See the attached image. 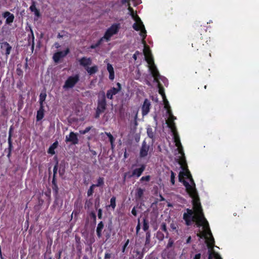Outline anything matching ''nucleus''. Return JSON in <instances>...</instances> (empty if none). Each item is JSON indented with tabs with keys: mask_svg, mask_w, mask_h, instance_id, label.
<instances>
[{
	"mask_svg": "<svg viewBox=\"0 0 259 259\" xmlns=\"http://www.w3.org/2000/svg\"><path fill=\"white\" fill-rule=\"evenodd\" d=\"M117 88H112L108 90L106 93V97L110 100L113 99V96L117 94L121 90V85L120 83H117Z\"/></svg>",
	"mask_w": 259,
	"mask_h": 259,
	"instance_id": "obj_11",
	"label": "nucleus"
},
{
	"mask_svg": "<svg viewBox=\"0 0 259 259\" xmlns=\"http://www.w3.org/2000/svg\"><path fill=\"white\" fill-rule=\"evenodd\" d=\"M175 174L172 171H171V175H170V182L172 184V185L175 184Z\"/></svg>",
	"mask_w": 259,
	"mask_h": 259,
	"instance_id": "obj_55",
	"label": "nucleus"
},
{
	"mask_svg": "<svg viewBox=\"0 0 259 259\" xmlns=\"http://www.w3.org/2000/svg\"><path fill=\"white\" fill-rule=\"evenodd\" d=\"M163 100L164 104V108L166 110H167L168 109H170V107L169 105L168 101H167L166 98L165 99H163Z\"/></svg>",
	"mask_w": 259,
	"mask_h": 259,
	"instance_id": "obj_56",
	"label": "nucleus"
},
{
	"mask_svg": "<svg viewBox=\"0 0 259 259\" xmlns=\"http://www.w3.org/2000/svg\"><path fill=\"white\" fill-rule=\"evenodd\" d=\"M107 108V102L106 100V96L103 92L102 96L99 95L98 99L97 101V107L96 109V113L95 114V118H98L100 115L104 113Z\"/></svg>",
	"mask_w": 259,
	"mask_h": 259,
	"instance_id": "obj_4",
	"label": "nucleus"
},
{
	"mask_svg": "<svg viewBox=\"0 0 259 259\" xmlns=\"http://www.w3.org/2000/svg\"><path fill=\"white\" fill-rule=\"evenodd\" d=\"M95 188V186L92 184L87 191V195L88 197L92 196L94 193V190Z\"/></svg>",
	"mask_w": 259,
	"mask_h": 259,
	"instance_id": "obj_47",
	"label": "nucleus"
},
{
	"mask_svg": "<svg viewBox=\"0 0 259 259\" xmlns=\"http://www.w3.org/2000/svg\"><path fill=\"white\" fill-rule=\"evenodd\" d=\"M8 142L9 147L8 148L7 157H8V158H10L11 156L12 151L13 150V144H12V139H11L10 138H8Z\"/></svg>",
	"mask_w": 259,
	"mask_h": 259,
	"instance_id": "obj_33",
	"label": "nucleus"
},
{
	"mask_svg": "<svg viewBox=\"0 0 259 259\" xmlns=\"http://www.w3.org/2000/svg\"><path fill=\"white\" fill-rule=\"evenodd\" d=\"M29 9L32 12H34L35 11L38 10L36 8V5H35V2H34V1L32 2V4H31V5L30 6V7L29 8Z\"/></svg>",
	"mask_w": 259,
	"mask_h": 259,
	"instance_id": "obj_49",
	"label": "nucleus"
},
{
	"mask_svg": "<svg viewBox=\"0 0 259 259\" xmlns=\"http://www.w3.org/2000/svg\"><path fill=\"white\" fill-rule=\"evenodd\" d=\"M146 165L145 164H141L139 168H137L134 169L133 171L132 175L129 177V178L131 177H140L143 171L145 170Z\"/></svg>",
	"mask_w": 259,
	"mask_h": 259,
	"instance_id": "obj_16",
	"label": "nucleus"
},
{
	"mask_svg": "<svg viewBox=\"0 0 259 259\" xmlns=\"http://www.w3.org/2000/svg\"><path fill=\"white\" fill-rule=\"evenodd\" d=\"M104 227V224L102 221L99 223L96 229L97 235L99 238H101L102 235V231Z\"/></svg>",
	"mask_w": 259,
	"mask_h": 259,
	"instance_id": "obj_25",
	"label": "nucleus"
},
{
	"mask_svg": "<svg viewBox=\"0 0 259 259\" xmlns=\"http://www.w3.org/2000/svg\"><path fill=\"white\" fill-rule=\"evenodd\" d=\"M79 80V75L76 74L73 76H69L66 80L63 86L64 89H68L73 88Z\"/></svg>",
	"mask_w": 259,
	"mask_h": 259,
	"instance_id": "obj_6",
	"label": "nucleus"
},
{
	"mask_svg": "<svg viewBox=\"0 0 259 259\" xmlns=\"http://www.w3.org/2000/svg\"><path fill=\"white\" fill-rule=\"evenodd\" d=\"M0 48L2 54L5 55L7 58L12 50V46L8 42L4 41L0 43Z\"/></svg>",
	"mask_w": 259,
	"mask_h": 259,
	"instance_id": "obj_9",
	"label": "nucleus"
},
{
	"mask_svg": "<svg viewBox=\"0 0 259 259\" xmlns=\"http://www.w3.org/2000/svg\"><path fill=\"white\" fill-rule=\"evenodd\" d=\"M186 211L183 214V219L185 221L186 224L187 226H190L193 222H196L198 226H202L203 231L197 235L199 239H203L204 243H215L209 225L206 227L205 223L199 222L198 215L194 212L192 209L187 208Z\"/></svg>",
	"mask_w": 259,
	"mask_h": 259,
	"instance_id": "obj_1",
	"label": "nucleus"
},
{
	"mask_svg": "<svg viewBox=\"0 0 259 259\" xmlns=\"http://www.w3.org/2000/svg\"><path fill=\"white\" fill-rule=\"evenodd\" d=\"M69 52V49L67 48L64 51H59L55 53L53 56V59L55 63H58L61 58L65 57Z\"/></svg>",
	"mask_w": 259,
	"mask_h": 259,
	"instance_id": "obj_13",
	"label": "nucleus"
},
{
	"mask_svg": "<svg viewBox=\"0 0 259 259\" xmlns=\"http://www.w3.org/2000/svg\"><path fill=\"white\" fill-rule=\"evenodd\" d=\"M140 54V53L138 51H136L135 53L133 55V58L134 60H136L137 59V56Z\"/></svg>",
	"mask_w": 259,
	"mask_h": 259,
	"instance_id": "obj_61",
	"label": "nucleus"
},
{
	"mask_svg": "<svg viewBox=\"0 0 259 259\" xmlns=\"http://www.w3.org/2000/svg\"><path fill=\"white\" fill-rule=\"evenodd\" d=\"M98 217L99 219H102V210L101 208L98 210Z\"/></svg>",
	"mask_w": 259,
	"mask_h": 259,
	"instance_id": "obj_60",
	"label": "nucleus"
},
{
	"mask_svg": "<svg viewBox=\"0 0 259 259\" xmlns=\"http://www.w3.org/2000/svg\"><path fill=\"white\" fill-rule=\"evenodd\" d=\"M150 106L151 103L150 101L147 99H145L142 106V114L143 116L146 115L149 112Z\"/></svg>",
	"mask_w": 259,
	"mask_h": 259,
	"instance_id": "obj_18",
	"label": "nucleus"
},
{
	"mask_svg": "<svg viewBox=\"0 0 259 259\" xmlns=\"http://www.w3.org/2000/svg\"><path fill=\"white\" fill-rule=\"evenodd\" d=\"M149 64L150 65L149 69L153 77H154L155 81L157 82H158L159 79H160L161 77L159 73V71H158L154 63Z\"/></svg>",
	"mask_w": 259,
	"mask_h": 259,
	"instance_id": "obj_14",
	"label": "nucleus"
},
{
	"mask_svg": "<svg viewBox=\"0 0 259 259\" xmlns=\"http://www.w3.org/2000/svg\"><path fill=\"white\" fill-rule=\"evenodd\" d=\"M113 230V227L112 223L111 221H110L108 223V224L106 225V227L103 232V235L105 236L106 241L111 237L112 234H114Z\"/></svg>",
	"mask_w": 259,
	"mask_h": 259,
	"instance_id": "obj_10",
	"label": "nucleus"
},
{
	"mask_svg": "<svg viewBox=\"0 0 259 259\" xmlns=\"http://www.w3.org/2000/svg\"><path fill=\"white\" fill-rule=\"evenodd\" d=\"M207 32V28L206 26H202L201 25L197 26V32L196 36L193 39V42L192 44V47L194 48L196 51L201 50L204 46V41L205 39L204 36Z\"/></svg>",
	"mask_w": 259,
	"mask_h": 259,
	"instance_id": "obj_3",
	"label": "nucleus"
},
{
	"mask_svg": "<svg viewBox=\"0 0 259 259\" xmlns=\"http://www.w3.org/2000/svg\"><path fill=\"white\" fill-rule=\"evenodd\" d=\"M17 74L19 76H22L23 74V72L22 70L20 68H17L16 69Z\"/></svg>",
	"mask_w": 259,
	"mask_h": 259,
	"instance_id": "obj_57",
	"label": "nucleus"
},
{
	"mask_svg": "<svg viewBox=\"0 0 259 259\" xmlns=\"http://www.w3.org/2000/svg\"><path fill=\"white\" fill-rule=\"evenodd\" d=\"M45 109L44 107H39L38 110L37 111L36 120L40 121L44 117Z\"/></svg>",
	"mask_w": 259,
	"mask_h": 259,
	"instance_id": "obj_28",
	"label": "nucleus"
},
{
	"mask_svg": "<svg viewBox=\"0 0 259 259\" xmlns=\"http://www.w3.org/2000/svg\"><path fill=\"white\" fill-rule=\"evenodd\" d=\"M93 185L95 187H102L104 185V178L103 177H99L97 179V183Z\"/></svg>",
	"mask_w": 259,
	"mask_h": 259,
	"instance_id": "obj_39",
	"label": "nucleus"
},
{
	"mask_svg": "<svg viewBox=\"0 0 259 259\" xmlns=\"http://www.w3.org/2000/svg\"><path fill=\"white\" fill-rule=\"evenodd\" d=\"M184 170L185 171H180L179 174V181L183 183L184 186L185 187L186 189H191V186L190 184L185 180L184 177L185 176L188 180L190 179L189 175H191L188 167H186Z\"/></svg>",
	"mask_w": 259,
	"mask_h": 259,
	"instance_id": "obj_7",
	"label": "nucleus"
},
{
	"mask_svg": "<svg viewBox=\"0 0 259 259\" xmlns=\"http://www.w3.org/2000/svg\"><path fill=\"white\" fill-rule=\"evenodd\" d=\"M52 187L53 191L56 194H57L58 193L59 188L57 184L56 178H53Z\"/></svg>",
	"mask_w": 259,
	"mask_h": 259,
	"instance_id": "obj_40",
	"label": "nucleus"
},
{
	"mask_svg": "<svg viewBox=\"0 0 259 259\" xmlns=\"http://www.w3.org/2000/svg\"><path fill=\"white\" fill-rule=\"evenodd\" d=\"M105 134L107 135V136L109 138L110 143L112 147L114 146V143L115 141V139L113 137V136L110 133L105 132Z\"/></svg>",
	"mask_w": 259,
	"mask_h": 259,
	"instance_id": "obj_43",
	"label": "nucleus"
},
{
	"mask_svg": "<svg viewBox=\"0 0 259 259\" xmlns=\"http://www.w3.org/2000/svg\"><path fill=\"white\" fill-rule=\"evenodd\" d=\"M189 176L191 177L189 180L190 182V185L191 186V189H186V190L189 195H193L194 194L197 193V192L195 187V184L194 180L193 179L192 176L191 175H189Z\"/></svg>",
	"mask_w": 259,
	"mask_h": 259,
	"instance_id": "obj_21",
	"label": "nucleus"
},
{
	"mask_svg": "<svg viewBox=\"0 0 259 259\" xmlns=\"http://www.w3.org/2000/svg\"><path fill=\"white\" fill-rule=\"evenodd\" d=\"M190 196L192 198L193 210L198 215L199 222L205 223V226L207 227L209 224L204 217L198 193L194 194Z\"/></svg>",
	"mask_w": 259,
	"mask_h": 259,
	"instance_id": "obj_2",
	"label": "nucleus"
},
{
	"mask_svg": "<svg viewBox=\"0 0 259 259\" xmlns=\"http://www.w3.org/2000/svg\"><path fill=\"white\" fill-rule=\"evenodd\" d=\"M74 207H75V208L73 210V211H72L71 215V219L72 218L73 214H74L75 217H77L80 212V208L81 207V206L79 205L78 206L77 204H76L75 203Z\"/></svg>",
	"mask_w": 259,
	"mask_h": 259,
	"instance_id": "obj_36",
	"label": "nucleus"
},
{
	"mask_svg": "<svg viewBox=\"0 0 259 259\" xmlns=\"http://www.w3.org/2000/svg\"><path fill=\"white\" fill-rule=\"evenodd\" d=\"M107 69L109 73V78L110 80H113L114 78V71L112 65L110 63H108Z\"/></svg>",
	"mask_w": 259,
	"mask_h": 259,
	"instance_id": "obj_27",
	"label": "nucleus"
},
{
	"mask_svg": "<svg viewBox=\"0 0 259 259\" xmlns=\"http://www.w3.org/2000/svg\"><path fill=\"white\" fill-rule=\"evenodd\" d=\"M104 38L102 37L101 38L98 40V41L97 42V43L95 44H92L90 46V48L92 49H96V48L98 47L99 46H100L102 43L103 42L104 40Z\"/></svg>",
	"mask_w": 259,
	"mask_h": 259,
	"instance_id": "obj_41",
	"label": "nucleus"
},
{
	"mask_svg": "<svg viewBox=\"0 0 259 259\" xmlns=\"http://www.w3.org/2000/svg\"><path fill=\"white\" fill-rule=\"evenodd\" d=\"M90 216L91 218L93 220V222L94 223H96V214L95 212H94V211H92L90 213Z\"/></svg>",
	"mask_w": 259,
	"mask_h": 259,
	"instance_id": "obj_52",
	"label": "nucleus"
},
{
	"mask_svg": "<svg viewBox=\"0 0 259 259\" xmlns=\"http://www.w3.org/2000/svg\"><path fill=\"white\" fill-rule=\"evenodd\" d=\"M91 204H92V203L90 200H87L85 203V207L89 208Z\"/></svg>",
	"mask_w": 259,
	"mask_h": 259,
	"instance_id": "obj_64",
	"label": "nucleus"
},
{
	"mask_svg": "<svg viewBox=\"0 0 259 259\" xmlns=\"http://www.w3.org/2000/svg\"><path fill=\"white\" fill-rule=\"evenodd\" d=\"M85 70L90 75H92L98 71V67L97 65H94L91 67H88Z\"/></svg>",
	"mask_w": 259,
	"mask_h": 259,
	"instance_id": "obj_30",
	"label": "nucleus"
},
{
	"mask_svg": "<svg viewBox=\"0 0 259 259\" xmlns=\"http://www.w3.org/2000/svg\"><path fill=\"white\" fill-rule=\"evenodd\" d=\"M150 176L149 175L142 177L140 179V181L141 182H143L144 181L149 182L150 180Z\"/></svg>",
	"mask_w": 259,
	"mask_h": 259,
	"instance_id": "obj_51",
	"label": "nucleus"
},
{
	"mask_svg": "<svg viewBox=\"0 0 259 259\" xmlns=\"http://www.w3.org/2000/svg\"><path fill=\"white\" fill-rule=\"evenodd\" d=\"M175 143L180 141V139L177 132L172 133Z\"/></svg>",
	"mask_w": 259,
	"mask_h": 259,
	"instance_id": "obj_50",
	"label": "nucleus"
},
{
	"mask_svg": "<svg viewBox=\"0 0 259 259\" xmlns=\"http://www.w3.org/2000/svg\"><path fill=\"white\" fill-rule=\"evenodd\" d=\"M91 129V127H87L84 130L80 131L79 132L81 134L84 135L88 133Z\"/></svg>",
	"mask_w": 259,
	"mask_h": 259,
	"instance_id": "obj_54",
	"label": "nucleus"
},
{
	"mask_svg": "<svg viewBox=\"0 0 259 259\" xmlns=\"http://www.w3.org/2000/svg\"><path fill=\"white\" fill-rule=\"evenodd\" d=\"M176 119V117L173 115V114L170 115L168 117V120L167 121V123L173 122L174 120Z\"/></svg>",
	"mask_w": 259,
	"mask_h": 259,
	"instance_id": "obj_53",
	"label": "nucleus"
},
{
	"mask_svg": "<svg viewBox=\"0 0 259 259\" xmlns=\"http://www.w3.org/2000/svg\"><path fill=\"white\" fill-rule=\"evenodd\" d=\"M165 234L164 235L163 233H162L160 231H158L156 233V237L159 240L162 241L163 238H164Z\"/></svg>",
	"mask_w": 259,
	"mask_h": 259,
	"instance_id": "obj_46",
	"label": "nucleus"
},
{
	"mask_svg": "<svg viewBox=\"0 0 259 259\" xmlns=\"http://www.w3.org/2000/svg\"><path fill=\"white\" fill-rule=\"evenodd\" d=\"M58 145V142L57 141L55 142L52 145L49 147L48 153L54 155L55 154V149L57 147Z\"/></svg>",
	"mask_w": 259,
	"mask_h": 259,
	"instance_id": "obj_29",
	"label": "nucleus"
},
{
	"mask_svg": "<svg viewBox=\"0 0 259 259\" xmlns=\"http://www.w3.org/2000/svg\"><path fill=\"white\" fill-rule=\"evenodd\" d=\"M168 126L169 128L171 129V132L172 133L177 132L176 127L175 125V123L174 122H170V123H167Z\"/></svg>",
	"mask_w": 259,
	"mask_h": 259,
	"instance_id": "obj_45",
	"label": "nucleus"
},
{
	"mask_svg": "<svg viewBox=\"0 0 259 259\" xmlns=\"http://www.w3.org/2000/svg\"><path fill=\"white\" fill-rule=\"evenodd\" d=\"M178 225L175 222L172 221L170 224L169 231L178 233Z\"/></svg>",
	"mask_w": 259,
	"mask_h": 259,
	"instance_id": "obj_37",
	"label": "nucleus"
},
{
	"mask_svg": "<svg viewBox=\"0 0 259 259\" xmlns=\"http://www.w3.org/2000/svg\"><path fill=\"white\" fill-rule=\"evenodd\" d=\"M47 97V94L46 93H41L39 95V107H44V102H45L46 98Z\"/></svg>",
	"mask_w": 259,
	"mask_h": 259,
	"instance_id": "obj_32",
	"label": "nucleus"
},
{
	"mask_svg": "<svg viewBox=\"0 0 259 259\" xmlns=\"http://www.w3.org/2000/svg\"><path fill=\"white\" fill-rule=\"evenodd\" d=\"M143 226L142 228L144 231H147L149 228V222L147 218V217H144L143 218Z\"/></svg>",
	"mask_w": 259,
	"mask_h": 259,
	"instance_id": "obj_35",
	"label": "nucleus"
},
{
	"mask_svg": "<svg viewBox=\"0 0 259 259\" xmlns=\"http://www.w3.org/2000/svg\"><path fill=\"white\" fill-rule=\"evenodd\" d=\"M144 49L143 50V53L145 57V59L148 64L153 63V59L152 58L150 48L146 46V44L144 45Z\"/></svg>",
	"mask_w": 259,
	"mask_h": 259,
	"instance_id": "obj_15",
	"label": "nucleus"
},
{
	"mask_svg": "<svg viewBox=\"0 0 259 259\" xmlns=\"http://www.w3.org/2000/svg\"><path fill=\"white\" fill-rule=\"evenodd\" d=\"M3 17L6 18V23L7 24H10L14 20V15L8 11H6L3 14Z\"/></svg>",
	"mask_w": 259,
	"mask_h": 259,
	"instance_id": "obj_22",
	"label": "nucleus"
},
{
	"mask_svg": "<svg viewBox=\"0 0 259 259\" xmlns=\"http://www.w3.org/2000/svg\"><path fill=\"white\" fill-rule=\"evenodd\" d=\"M128 10L129 11L130 15L136 22L133 25V28L136 31H139L140 28L139 27V24L142 22V20L137 14V12H135L134 9L131 6L128 7Z\"/></svg>",
	"mask_w": 259,
	"mask_h": 259,
	"instance_id": "obj_8",
	"label": "nucleus"
},
{
	"mask_svg": "<svg viewBox=\"0 0 259 259\" xmlns=\"http://www.w3.org/2000/svg\"><path fill=\"white\" fill-rule=\"evenodd\" d=\"M149 149L150 146L147 144L145 141H144L140 148V157L143 158L147 156Z\"/></svg>",
	"mask_w": 259,
	"mask_h": 259,
	"instance_id": "obj_17",
	"label": "nucleus"
},
{
	"mask_svg": "<svg viewBox=\"0 0 259 259\" xmlns=\"http://www.w3.org/2000/svg\"><path fill=\"white\" fill-rule=\"evenodd\" d=\"M147 134L149 138L152 140L154 139L155 131H153L150 126H148L147 128Z\"/></svg>",
	"mask_w": 259,
	"mask_h": 259,
	"instance_id": "obj_31",
	"label": "nucleus"
},
{
	"mask_svg": "<svg viewBox=\"0 0 259 259\" xmlns=\"http://www.w3.org/2000/svg\"><path fill=\"white\" fill-rule=\"evenodd\" d=\"M139 27L140 28V30L141 31L140 32V35L142 37V43L144 45H145L146 44V41H145V38H146V37L147 36L146 30L145 29V26H144L143 22H141V23L139 24Z\"/></svg>",
	"mask_w": 259,
	"mask_h": 259,
	"instance_id": "obj_24",
	"label": "nucleus"
},
{
	"mask_svg": "<svg viewBox=\"0 0 259 259\" xmlns=\"http://www.w3.org/2000/svg\"><path fill=\"white\" fill-rule=\"evenodd\" d=\"M77 134L71 132L68 136H66L65 142H70L73 145H76L78 143Z\"/></svg>",
	"mask_w": 259,
	"mask_h": 259,
	"instance_id": "obj_12",
	"label": "nucleus"
},
{
	"mask_svg": "<svg viewBox=\"0 0 259 259\" xmlns=\"http://www.w3.org/2000/svg\"><path fill=\"white\" fill-rule=\"evenodd\" d=\"M160 230H161L162 231L164 232L166 237H167L168 236V230L167 229L166 225L165 223H162L160 226Z\"/></svg>",
	"mask_w": 259,
	"mask_h": 259,
	"instance_id": "obj_42",
	"label": "nucleus"
},
{
	"mask_svg": "<svg viewBox=\"0 0 259 259\" xmlns=\"http://www.w3.org/2000/svg\"><path fill=\"white\" fill-rule=\"evenodd\" d=\"M58 162L57 161L56 164L53 168V178H56V176L57 173Z\"/></svg>",
	"mask_w": 259,
	"mask_h": 259,
	"instance_id": "obj_48",
	"label": "nucleus"
},
{
	"mask_svg": "<svg viewBox=\"0 0 259 259\" xmlns=\"http://www.w3.org/2000/svg\"><path fill=\"white\" fill-rule=\"evenodd\" d=\"M150 215H151V221H150L151 223H155L156 221L157 217L155 215V214L154 213H151L150 214Z\"/></svg>",
	"mask_w": 259,
	"mask_h": 259,
	"instance_id": "obj_58",
	"label": "nucleus"
},
{
	"mask_svg": "<svg viewBox=\"0 0 259 259\" xmlns=\"http://www.w3.org/2000/svg\"><path fill=\"white\" fill-rule=\"evenodd\" d=\"M212 254L215 259H222L220 255L214 251L212 252Z\"/></svg>",
	"mask_w": 259,
	"mask_h": 259,
	"instance_id": "obj_59",
	"label": "nucleus"
},
{
	"mask_svg": "<svg viewBox=\"0 0 259 259\" xmlns=\"http://www.w3.org/2000/svg\"><path fill=\"white\" fill-rule=\"evenodd\" d=\"M158 88L159 94L161 95L163 100L165 99L166 98L164 93V89L159 81L158 82Z\"/></svg>",
	"mask_w": 259,
	"mask_h": 259,
	"instance_id": "obj_34",
	"label": "nucleus"
},
{
	"mask_svg": "<svg viewBox=\"0 0 259 259\" xmlns=\"http://www.w3.org/2000/svg\"><path fill=\"white\" fill-rule=\"evenodd\" d=\"M179 153L180 154L181 156H180L179 157L178 162H179V164L181 165V168L183 170H184L186 167H188L186 160V157L185 156L184 151L183 152V153Z\"/></svg>",
	"mask_w": 259,
	"mask_h": 259,
	"instance_id": "obj_23",
	"label": "nucleus"
},
{
	"mask_svg": "<svg viewBox=\"0 0 259 259\" xmlns=\"http://www.w3.org/2000/svg\"><path fill=\"white\" fill-rule=\"evenodd\" d=\"M12 130H13V127L12 126H11L10 128V130H9V137L8 138H10L11 139H12Z\"/></svg>",
	"mask_w": 259,
	"mask_h": 259,
	"instance_id": "obj_63",
	"label": "nucleus"
},
{
	"mask_svg": "<svg viewBox=\"0 0 259 259\" xmlns=\"http://www.w3.org/2000/svg\"><path fill=\"white\" fill-rule=\"evenodd\" d=\"M132 213L134 215V216H137V211L136 209V207H134L132 210Z\"/></svg>",
	"mask_w": 259,
	"mask_h": 259,
	"instance_id": "obj_62",
	"label": "nucleus"
},
{
	"mask_svg": "<svg viewBox=\"0 0 259 259\" xmlns=\"http://www.w3.org/2000/svg\"><path fill=\"white\" fill-rule=\"evenodd\" d=\"M120 28V23H114L108 28L106 31L103 37L107 41L110 40L111 37L114 34H117Z\"/></svg>",
	"mask_w": 259,
	"mask_h": 259,
	"instance_id": "obj_5",
	"label": "nucleus"
},
{
	"mask_svg": "<svg viewBox=\"0 0 259 259\" xmlns=\"http://www.w3.org/2000/svg\"><path fill=\"white\" fill-rule=\"evenodd\" d=\"M110 204L107 206V207H111L112 210H114L116 207V197L113 196L111 198L110 200Z\"/></svg>",
	"mask_w": 259,
	"mask_h": 259,
	"instance_id": "obj_38",
	"label": "nucleus"
},
{
	"mask_svg": "<svg viewBox=\"0 0 259 259\" xmlns=\"http://www.w3.org/2000/svg\"><path fill=\"white\" fill-rule=\"evenodd\" d=\"M29 29L30 31V33L28 34V45H31V49L32 51H33L34 48V36L33 34V30L30 26L29 27Z\"/></svg>",
	"mask_w": 259,
	"mask_h": 259,
	"instance_id": "obj_19",
	"label": "nucleus"
},
{
	"mask_svg": "<svg viewBox=\"0 0 259 259\" xmlns=\"http://www.w3.org/2000/svg\"><path fill=\"white\" fill-rule=\"evenodd\" d=\"M176 146L177 147V150L179 153H183L184 152L183 148L180 141L175 143Z\"/></svg>",
	"mask_w": 259,
	"mask_h": 259,
	"instance_id": "obj_44",
	"label": "nucleus"
},
{
	"mask_svg": "<svg viewBox=\"0 0 259 259\" xmlns=\"http://www.w3.org/2000/svg\"><path fill=\"white\" fill-rule=\"evenodd\" d=\"M144 191V190L141 188H138L136 189L135 193V198L136 200L139 201L143 199Z\"/></svg>",
	"mask_w": 259,
	"mask_h": 259,
	"instance_id": "obj_26",
	"label": "nucleus"
},
{
	"mask_svg": "<svg viewBox=\"0 0 259 259\" xmlns=\"http://www.w3.org/2000/svg\"><path fill=\"white\" fill-rule=\"evenodd\" d=\"M78 62L80 66H83L85 69L92 64V59L90 58L83 57L80 58Z\"/></svg>",
	"mask_w": 259,
	"mask_h": 259,
	"instance_id": "obj_20",
	"label": "nucleus"
}]
</instances>
